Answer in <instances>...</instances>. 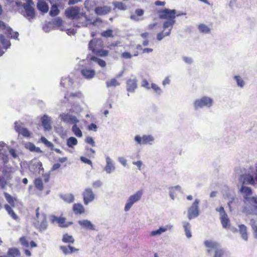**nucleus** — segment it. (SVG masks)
<instances>
[{"instance_id": "1", "label": "nucleus", "mask_w": 257, "mask_h": 257, "mask_svg": "<svg viewBox=\"0 0 257 257\" xmlns=\"http://www.w3.org/2000/svg\"><path fill=\"white\" fill-rule=\"evenodd\" d=\"M66 16L70 19H77L80 21L84 19L81 22L82 26L87 27L88 24H91L93 25L95 24L96 21H99V19H97L96 21H92L88 18L84 12H81L80 8L78 7H71L67 8L65 12Z\"/></svg>"}, {"instance_id": "2", "label": "nucleus", "mask_w": 257, "mask_h": 257, "mask_svg": "<svg viewBox=\"0 0 257 257\" xmlns=\"http://www.w3.org/2000/svg\"><path fill=\"white\" fill-rule=\"evenodd\" d=\"M242 212L246 215H257V197H245Z\"/></svg>"}, {"instance_id": "3", "label": "nucleus", "mask_w": 257, "mask_h": 257, "mask_svg": "<svg viewBox=\"0 0 257 257\" xmlns=\"http://www.w3.org/2000/svg\"><path fill=\"white\" fill-rule=\"evenodd\" d=\"M39 211V207H38L36 210V216L34 219L33 224L39 231H43L48 227L47 216L45 213H40Z\"/></svg>"}, {"instance_id": "4", "label": "nucleus", "mask_w": 257, "mask_h": 257, "mask_svg": "<svg viewBox=\"0 0 257 257\" xmlns=\"http://www.w3.org/2000/svg\"><path fill=\"white\" fill-rule=\"evenodd\" d=\"M103 42L100 39H94L89 43V48L92 52L96 55L105 56L108 54V52L102 49Z\"/></svg>"}, {"instance_id": "5", "label": "nucleus", "mask_w": 257, "mask_h": 257, "mask_svg": "<svg viewBox=\"0 0 257 257\" xmlns=\"http://www.w3.org/2000/svg\"><path fill=\"white\" fill-rule=\"evenodd\" d=\"M34 3L32 0H28L26 3L22 4L20 7H23L25 11L22 14L29 21L35 18V11Z\"/></svg>"}, {"instance_id": "6", "label": "nucleus", "mask_w": 257, "mask_h": 257, "mask_svg": "<svg viewBox=\"0 0 257 257\" xmlns=\"http://www.w3.org/2000/svg\"><path fill=\"white\" fill-rule=\"evenodd\" d=\"M213 104L212 98L203 96L200 98L196 99L193 102V106L195 110H198L203 107L210 108Z\"/></svg>"}, {"instance_id": "7", "label": "nucleus", "mask_w": 257, "mask_h": 257, "mask_svg": "<svg viewBox=\"0 0 257 257\" xmlns=\"http://www.w3.org/2000/svg\"><path fill=\"white\" fill-rule=\"evenodd\" d=\"M143 190H140L137 191L134 194L131 195L125 203L124 210L126 212L130 210L133 205L141 200L143 195Z\"/></svg>"}, {"instance_id": "8", "label": "nucleus", "mask_w": 257, "mask_h": 257, "mask_svg": "<svg viewBox=\"0 0 257 257\" xmlns=\"http://www.w3.org/2000/svg\"><path fill=\"white\" fill-rule=\"evenodd\" d=\"M59 118L64 122L73 124L74 125L72 128H79V127L77 126V123L79 122V120L76 116L69 113H63L60 114Z\"/></svg>"}, {"instance_id": "9", "label": "nucleus", "mask_w": 257, "mask_h": 257, "mask_svg": "<svg viewBox=\"0 0 257 257\" xmlns=\"http://www.w3.org/2000/svg\"><path fill=\"white\" fill-rule=\"evenodd\" d=\"M200 200L196 199L191 206L188 208L187 213L188 218L191 220L197 217L199 215V204Z\"/></svg>"}, {"instance_id": "10", "label": "nucleus", "mask_w": 257, "mask_h": 257, "mask_svg": "<svg viewBox=\"0 0 257 257\" xmlns=\"http://www.w3.org/2000/svg\"><path fill=\"white\" fill-rule=\"evenodd\" d=\"M159 13V18L161 19L175 20L176 14V11L175 10L165 9L160 11Z\"/></svg>"}, {"instance_id": "11", "label": "nucleus", "mask_w": 257, "mask_h": 257, "mask_svg": "<svg viewBox=\"0 0 257 257\" xmlns=\"http://www.w3.org/2000/svg\"><path fill=\"white\" fill-rule=\"evenodd\" d=\"M82 195L83 198L84 204L86 205L92 202L95 199V195L92 189L89 187L86 188Z\"/></svg>"}, {"instance_id": "12", "label": "nucleus", "mask_w": 257, "mask_h": 257, "mask_svg": "<svg viewBox=\"0 0 257 257\" xmlns=\"http://www.w3.org/2000/svg\"><path fill=\"white\" fill-rule=\"evenodd\" d=\"M135 140L140 145H152L155 141L154 137L152 135H143L141 137L139 135L135 137Z\"/></svg>"}, {"instance_id": "13", "label": "nucleus", "mask_w": 257, "mask_h": 257, "mask_svg": "<svg viewBox=\"0 0 257 257\" xmlns=\"http://www.w3.org/2000/svg\"><path fill=\"white\" fill-rule=\"evenodd\" d=\"M0 28L5 30V33L9 37L13 38L15 39H18L19 37L18 32H13V30L10 27L6 26L5 24L0 20Z\"/></svg>"}, {"instance_id": "14", "label": "nucleus", "mask_w": 257, "mask_h": 257, "mask_svg": "<svg viewBox=\"0 0 257 257\" xmlns=\"http://www.w3.org/2000/svg\"><path fill=\"white\" fill-rule=\"evenodd\" d=\"M204 245L207 248V252L211 253L212 251H214V252L217 249H219L220 247L219 244L215 241L210 240H207L204 241Z\"/></svg>"}, {"instance_id": "15", "label": "nucleus", "mask_w": 257, "mask_h": 257, "mask_svg": "<svg viewBox=\"0 0 257 257\" xmlns=\"http://www.w3.org/2000/svg\"><path fill=\"white\" fill-rule=\"evenodd\" d=\"M105 159L106 165L104 168V170L107 174H111L115 170L114 164L112 159L109 156H106Z\"/></svg>"}, {"instance_id": "16", "label": "nucleus", "mask_w": 257, "mask_h": 257, "mask_svg": "<svg viewBox=\"0 0 257 257\" xmlns=\"http://www.w3.org/2000/svg\"><path fill=\"white\" fill-rule=\"evenodd\" d=\"M137 88V80L135 77L133 76L126 82V89L128 92H134Z\"/></svg>"}, {"instance_id": "17", "label": "nucleus", "mask_w": 257, "mask_h": 257, "mask_svg": "<svg viewBox=\"0 0 257 257\" xmlns=\"http://www.w3.org/2000/svg\"><path fill=\"white\" fill-rule=\"evenodd\" d=\"M15 168L11 167L5 166L3 170V177L10 180L13 178L12 174L15 172Z\"/></svg>"}, {"instance_id": "18", "label": "nucleus", "mask_w": 257, "mask_h": 257, "mask_svg": "<svg viewBox=\"0 0 257 257\" xmlns=\"http://www.w3.org/2000/svg\"><path fill=\"white\" fill-rule=\"evenodd\" d=\"M78 223L83 228L92 230H95V225L93 223H92V222L88 220L84 219L79 220L78 221Z\"/></svg>"}, {"instance_id": "19", "label": "nucleus", "mask_w": 257, "mask_h": 257, "mask_svg": "<svg viewBox=\"0 0 257 257\" xmlns=\"http://www.w3.org/2000/svg\"><path fill=\"white\" fill-rule=\"evenodd\" d=\"M59 248L65 255H68L79 250V249L75 248L70 244H69L67 246L61 245Z\"/></svg>"}, {"instance_id": "20", "label": "nucleus", "mask_w": 257, "mask_h": 257, "mask_svg": "<svg viewBox=\"0 0 257 257\" xmlns=\"http://www.w3.org/2000/svg\"><path fill=\"white\" fill-rule=\"evenodd\" d=\"M175 20H167L163 24L164 31L167 29H168V31L166 32V35H169L171 33V30L173 27L175 23Z\"/></svg>"}, {"instance_id": "21", "label": "nucleus", "mask_w": 257, "mask_h": 257, "mask_svg": "<svg viewBox=\"0 0 257 257\" xmlns=\"http://www.w3.org/2000/svg\"><path fill=\"white\" fill-rule=\"evenodd\" d=\"M111 8L108 6L97 7L95 9V13L97 15H103L109 13Z\"/></svg>"}, {"instance_id": "22", "label": "nucleus", "mask_w": 257, "mask_h": 257, "mask_svg": "<svg viewBox=\"0 0 257 257\" xmlns=\"http://www.w3.org/2000/svg\"><path fill=\"white\" fill-rule=\"evenodd\" d=\"M37 7L38 10L43 14L47 13L49 11V6L46 2L39 1L37 3Z\"/></svg>"}, {"instance_id": "23", "label": "nucleus", "mask_w": 257, "mask_h": 257, "mask_svg": "<svg viewBox=\"0 0 257 257\" xmlns=\"http://www.w3.org/2000/svg\"><path fill=\"white\" fill-rule=\"evenodd\" d=\"M81 74L85 78L91 79L94 77L95 72L92 69H83L81 70Z\"/></svg>"}, {"instance_id": "24", "label": "nucleus", "mask_w": 257, "mask_h": 257, "mask_svg": "<svg viewBox=\"0 0 257 257\" xmlns=\"http://www.w3.org/2000/svg\"><path fill=\"white\" fill-rule=\"evenodd\" d=\"M41 121L44 128H51V118L48 115H44L41 118Z\"/></svg>"}, {"instance_id": "25", "label": "nucleus", "mask_w": 257, "mask_h": 257, "mask_svg": "<svg viewBox=\"0 0 257 257\" xmlns=\"http://www.w3.org/2000/svg\"><path fill=\"white\" fill-rule=\"evenodd\" d=\"M73 84L72 79L69 77H62L61 80L60 84L64 87L68 88Z\"/></svg>"}, {"instance_id": "26", "label": "nucleus", "mask_w": 257, "mask_h": 257, "mask_svg": "<svg viewBox=\"0 0 257 257\" xmlns=\"http://www.w3.org/2000/svg\"><path fill=\"white\" fill-rule=\"evenodd\" d=\"M73 210L75 214H77L84 213V208L81 203H75L73 206Z\"/></svg>"}, {"instance_id": "27", "label": "nucleus", "mask_w": 257, "mask_h": 257, "mask_svg": "<svg viewBox=\"0 0 257 257\" xmlns=\"http://www.w3.org/2000/svg\"><path fill=\"white\" fill-rule=\"evenodd\" d=\"M183 226L184 229V231L185 232V234L186 237L188 238H190L192 236V233L191 232V225L190 224L187 222L184 221L183 222Z\"/></svg>"}, {"instance_id": "28", "label": "nucleus", "mask_w": 257, "mask_h": 257, "mask_svg": "<svg viewBox=\"0 0 257 257\" xmlns=\"http://www.w3.org/2000/svg\"><path fill=\"white\" fill-rule=\"evenodd\" d=\"M241 179H243V184H253L254 180L253 176L249 174H246L241 176Z\"/></svg>"}, {"instance_id": "29", "label": "nucleus", "mask_w": 257, "mask_h": 257, "mask_svg": "<svg viewBox=\"0 0 257 257\" xmlns=\"http://www.w3.org/2000/svg\"><path fill=\"white\" fill-rule=\"evenodd\" d=\"M238 227L239 229V232L241 235L242 238L244 240H247L248 237L246 227L243 224H240L239 225Z\"/></svg>"}, {"instance_id": "30", "label": "nucleus", "mask_w": 257, "mask_h": 257, "mask_svg": "<svg viewBox=\"0 0 257 257\" xmlns=\"http://www.w3.org/2000/svg\"><path fill=\"white\" fill-rule=\"evenodd\" d=\"M220 218L223 227L227 228L230 225V221L227 214L222 215Z\"/></svg>"}, {"instance_id": "31", "label": "nucleus", "mask_w": 257, "mask_h": 257, "mask_svg": "<svg viewBox=\"0 0 257 257\" xmlns=\"http://www.w3.org/2000/svg\"><path fill=\"white\" fill-rule=\"evenodd\" d=\"M0 41L3 46V48L5 49L6 50L10 47L11 44L10 40L6 39L3 35H0Z\"/></svg>"}, {"instance_id": "32", "label": "nucleus", "mask_w": 257, "mask_h": 257, "mask_svg": "<svg viewBox=\"0 0 257 257\" xmlns=\"http://www.w3.org/2000/svg\"><path fill=\"white\" fill-rule=\"evenodd\" d=\"M61 198L66 202L71 203L74 201V196L72 194H66L61 195Z\"/></svg>"}, {"instance_id": "33", "label": "nucleus", "mask_w": 257, "mask_h": 257, "mask_svg": "<svg viewBox=\"0 0 257 257\" xmlns=\"http://www.w3.org/2000/svg\"><path fill=\"white\" fill-rule=\"evenodd\" d=\"M240 192L243 194V200H245V197H249L252 193L251 190L250 188L244 186L241 187Z\"/></svg>"}, {"instance_id": "34", "label": "nucleus", "mask_w": 257, "mask_h": 257, "mask_svg": "<svg viewBox=\"0 0 257 257\" xmlns=\"http://www.w3.org/2000/svg\"><path fill=\"white\" fill-rule=\"evenodd\" d=\"M62 240L64 243H73L74 242V239L72 235H68L67 233L64 234L63 235Z\"/></svg>"}, {"instance_id": "35", "label": "nucleus", "mask_w": 257, "mask_h": 257, "mask_svg": "<svg viewBox=\"0 0 257 257\" xmlns=\"http://www.w3.org/2000/svg\"><path fill=\"white\" fill-rule=\"evenodd\" d=\"M227 252L221 247L219 249H217L214 252L213 257H227Z\"/></svg>"}, {"instance_id": "36", "label": "nucleus", "mask_w": 257, "mask_h": 257, "mask_svg": "<svg viewBox=\"0 0 257 257\" xmlns=\"http://www.w3.org/2000/svg\"><path fill=\"white\" fill-rule=\"evenodd\" d=\"M199 31L203 34H209L210 32V29L204 24H200L198 26Z\"/></svg>"}, {"instance_id": "37", "label": "nucleus", "mask_w": 257, "mask_h": 257, "mask_svg": "<svg viewBox=\"0 0 257 257\" xmlns=\"http://www.w3.org/2000/svg\"><path fill=\"white\" fill-rule=\"evenodd\" d=\"M120 85L119 82L115 79L112 78L109 81L106 82V85L107 87H116Z\"/></svg>"}, {"instance_id": "38", "label": "nucleus", "mask_w": 257, "mask_h": 257, "mask_svg": "<svg viewBox=\"0 0 257 257\" xmlns=\"http://www.w3.org/2000/svg\"><path fill=\"white\" fill-rule=\"evenodd\" d=\"M5 208L8 212V214L11 216V217L14 219H17L18 218V216L17 214L14 212L11 207L8 204H6L5 205Z\"/></svg>"}, {"instance_id": "39", "label": "nucleus", "mask_w": 257, "mask_h": 257, "mask_svg": "<svg viewBox=\"0 0 257 257\" xmlns=\"http://www.w3.org/2000/svg\"><path fill=\"white\" fill-rule=\"evenodd\" d=\"M41 142L44 144L46 147L50 148L51 150H54V145L52 143L49 142L44 137H42L40 139Z\"/></svg>"}, {"instance_id": "40", "label": "nucleus", "mask_w": 257, "mask_h": 257, "mask_svg": "<svg viewBox=\"0 0 257 257\" xmlns=\"http://www.w3.org/2000/svg\"><path fill=\"white\" fill-rule=\"evenodd\" d=\"M82 96L81 93L80 92H76L75 93H71L69 95L68 94L65 96V98L68 100H70V99H74L75 98H80Z\"/></svg>"}, {"instance_id": "41", "label": "nucleus", "mask_w": 257, "mask_h": 257, "mask_svg": "<svg viewBox=\"0 0 257 257\" xmlns=\"http://www.w3.org/2000/svg\"><path fill=\"white\" fill-rule=\"evenodd\" d=\"M250 224L252 227L254 237L257 239V221L254 219H251Z\"/></svg>"}, {"instance_id": "42", "label": "nucleus", "mask_w": 257, "mask_h": 257, "mask_svg": "<svg viewBox=\"0 0 257 257\" xmlns=\"http://www.w3.org/2000/svg\"><path fill=\"white\" fill-rule=\"evenodd\" d=\"M81 111L82 108L80 105L75 104L72 105L71 109L69 110L70 112L74 113L76 114H78Z\"/></svg>"}, {"instance_id": "43", "label": "nucleus", "mask_w": 257, "mask_h": 257, "mask_svg": "<svg viewBox=\"0 0 257 257\" xmlns=\"http://www.w3.org/2000/svg\"><path fill=\"white\" fill-rule=\"evenodd\" d=\"M77 144V140L73 137L69 138L67 140V145L69 148H72Z\"/></svg>"}, {"instance_id": "44", "label": "nucleus", "mask_w": 257, "mask_h": 257, "mask_svg": "<svg viewBox=\"0 0 257 257\" xmlns=\"http://www.w3.org/2000/svg\"><path fill=\"white\" fill-rule=\"evenodd\" d=\"M6 5H11L13 8L15 6L20 7L22 5V3L19 1L15 0H6Z\"/></svg>"}, {"instance_id": "45", "label": "nucleus", "mask_w": 257, "mask_h": 257, "mask_svg": "<svg viewBox=\"0 0 257 257\" xmlns=\"http://www.w3.org/2000/svg\"><path fill=\"white\" fill-rule=\"evenodd\" d=\"M233 78L235 80L237 86L242 88L244 86L245 82L240 76L235 75L234 76Z\"/></svg>"}, {"instance_id": "46", "label": "nucleus", "mask_w": 257, "mask_h": 257, "mask_svg": "<svg viewBox=\"0 0 257 257\" xmlns=\"http://www.w3.org/2000/svg\"><path fill=\"white\" fill-rule=\"evenodd\" d=\"M112 4L114 6V9H117L121 11H124L126 9V6L121 2H114Z\"/></svg>"}, {"instance_id": "47", "label": "nucleus", "mask_w": 257, "mask_h": 257, "mask_svg": "<svg viewBox=\"0 0 257 257\" xmlns=\"http://www.w3.org/2000/svg\"><path fill=\"white\" fill-rule=\"evenodd\" d=\"M4 196L8 202L13 207H15L14 199L13 197L7 192L4 193Z\"/></svg>"}, {"instance_id": "48", "label": "nucleus", "mask_w": 257, "mask_h": 257, "mask_svg": "<svg viewBox=\"0 0 257 257\" xmlns=\"http://www.w3.org/2000/svg\"><path fill=\"white\" fill-rule=\"evenodd\" d=\"M59 13V10L58 7L54 5L52 6L49 14L51 17H55L57 16Z\"/></svg>"}, {"instance_id": "49", "label": "nucleus", "mask_w": 257, "mask_h": 257, "mask_svg": "<svg viewBox=\"0 0 257 257\" xmlns=\"http://www.w3.org/2000/svg\"><path fill=\"white\" fill-rule=\"evenodd\" d=\"M72 222H66L65 218L63 217H61L60 219L58 220V224L59 226L61 227H66L71 224Z\"/></svg>"}, {"instance_id": "50", "label": "nucleus", "mask_w": 257, "mask_h": 257, "mask_svg": "<svg viewBox=\"0 0 257 257\" xmlns=\"http://www.w3.org/2000/svg\"><path fill=\"white\" fill-rule=\"evenodd\" d=\"M35 185L36 187L40 191H42L43 190V184L42 181L40 178H37L35 180Z\"/></svg>"}, {"instance_id": "51", "label": "nucleus", "mask_w": 257, "mask_h": 257, "mask_svg": "<svg viewBox=\"0 0 257 257\" xmlns=\"http://www.w3.org/2000/svg\"><path fill=\"white\" fill-rule=\"evenodd\" d=\"M91 60L97 63L101 67H104L106 66L105 62L101 59L95 57H92L91 58Z\"/></svg>"}, {"instance_id": "52", "label": "nucleus", "mask_w": 257, "mask_h": 257, "mask_svg": "<svg viewBox=\"0 0 257 257\" xmlns=\"http://www.w3.org/2000/svg\"><path fill=\"white\" fill-rule=\"evenodd\" d=\"M18 133L25 138H29L31 137V134L28 130H18Z\"/></svg>"}, {"instance_id": "53", "label": "nucleus", "mask_w": 257, "mask_h": 257, "mask_svg": "<svg viewBox=\"0 0 257 257\" xmlns=\"http://www.w3.org/2000/svg\"><path fill=\"white\" fill-rule=\"evenodd\" d=\"M0 159L3 160L4 163H7L9 161L8 155L4 153V151L2 149H0Z\"/></svg>"}, {"instance_id": "54", "label": "nucleus", "mask_w": 257, "mask_h": 257, "mask_svg": "<svg viewBox=\"0 0 257 257\" xmlns=\"http://www.w3.org/2000/svg\"><path fill=\"white\" fill-rule=\"evenodd\" d=\"M151 88H152L155 91V92L158 94H161L162 92L161 88L158 85L155 83L151 84Z\"/></svg>"}, {"instance_id": "55", "label": "nucleus", "mask_w": 257, "mask_h": 257, "mask_svg": "<svg viewBox=\"0 0 257 257\" xmlns=\"http://www.w3.org/2000/svg\"><path fill=\"white\" fill-rule=\"evenodd\" d=\"M237 200H238L237 198L235 197L234 196H231L230 198L229 199H228V201L227 202V205L229 208L230 211H232L231 204L234 202H237Z\"/></svg>"}, {"instance_id": "56", "label": "nucleus", "mask_w": 257, "mask_h": 257, "mask_svg": "<svg viewBox=\"0 0 257 257\" xmlns=\"http://www.w3.org/2000/svg\"><path fill=\"white\" fill-rule=\"evenodd\" d=\"M163 232H164V230H163L162 227H161L158 229L152 231L151 232V235L153 236L160 235Z\"/></svg>"}, {"instance_id": "57", "label": "nucleus", "mask_w": 257, "mask_h": 257, "mask_svg": "<svg viewBox=\"0 0 257 257\" xmlns=\"http://www.w3.org/2000/svg\"><path fill=\"white\" fill-rule=\"evenodd\" d=\"M20 241L22 245L26 247L29 246V241L26 239L25 236H23L20 238Z\"/></svg>"}, {"instance_id": "58", "label": "nucleus", "mask_w": 257, "mask_h": 257, "mask_svg": "<svg viewBox=\"0 0 257 257\" xmlns=\"http://www.w3.org/2000/svg\"><path fill=\"white\" fill-rule=\"evenodd\" d=\"M8 180L6 179L4 177L0 176V187L2 188H4L7 185V181Z\"/></svg>"}, {"instance_id": "59", "label": "nucleus", "mask_w": 257, "mask_h": 257, "mask_svg": "<svg viewBox=\"0 0 257 257\" xmlns=\"http://www.w3.org/2000/svg\"><path fill=\"white\" fill-rule=\"evenodd\" d=\"M112 33V31L111 30H108L103 32L101 33V35L103 37H104L106 38L113 37Z\"/></svg>"}, {"instance_id": "60", "label": "nucleus", "mask_w": 257, "mask_h": 257, "mask_svg": "<svg viewBox=\"0 0 257 257\" xmlns=\"http://www.w3.org/2000/svg\"><path fill=\"white\" fill-rule=\"evenodd\" d=\"M141 86L148 90L150 89L151 88V86H150L149 83L146 79H143L142 80Z\"/></svg>"}, {"instance_id": "61", "label": "nucleus", "mask_w": 257, "mask_h": 257, "mask_svg": "<svg viewBox=\"0 0 257 257\" xmlns=\"http://www.w3.org/2000/svg\"><path fill=\"white\" fill-rule=\"evenodd\" d=\"M85 142L88 144H90L92 147H95V142L92 139V138L90 137H87L85 139Z\"/></svg>"}, {"instance_id": "62", "label": "nucleus", "mask_w": 257, "mask_h": 257, "mask_svg": "<svg viewBox=\"0 0 257 257\" xmlns=\"http://www.w3.org/2000/svg\"><path fill=\"white\" fill-rule=\"evenodd\" d=\"M137 48L138 49L142 50V52L143 53H149L152 52L153 51V49H152V48L142 49V47L141 45H138L137 46Z\"/></svg>"}, {"instance_id": "63", "label": "nucleus", "mask_w": 257, "mask_h": 257, "mask_svg": "<svg viewBox=\"0 0 257 257\" xmlns=\"http://www.w3.org/2000/svg\"><path fill=\"white\" fill-rule=\"evenodd\" d=\"M26 148L31 152H33L35 149V145L32 143H28L25 145Z\"/></svg>"}, {"instance_id": "64", "label": "nucleus", "mask_w": 257, "mask_h": 257, "mask_svg": "<svg viewBox=\"0 0 257 257\" xmlns=\"http://www.w3.org/2000/svg\"><path fill=\"white\" fill-rule=\"evenodd\" d=\"M102 185V182L99 180H96L94 182H93L92 183V186L93 188H99L100 187L101 185Z\"/></svg>"}]
</instances>
